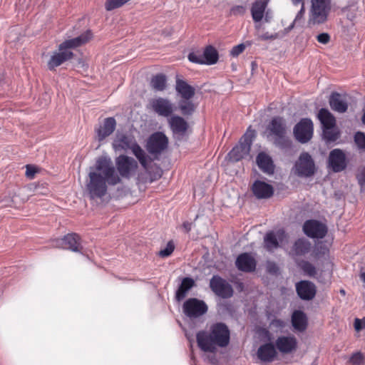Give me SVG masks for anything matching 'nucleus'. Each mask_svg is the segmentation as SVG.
Instances as JSON below:
<instances>
[{"label":"nucleus","instance_id":"nucleus-1","mask_svg":"<svg viewBox=\"0 0 365 365\" xmlns=\"http://www.w3.org/2000/svg\"><path fill=\"white\" fill-rule=\"evenodd\" d=\"M96 171L89 173L87 190L92 199L101 198L107 192V183L115 185L121 182L110 158H100L96 164Z\"/></svg>","mask_w":365,"mask_h":365},{"label":"nucleus","instance_id":"nucleus-2","mask_svg":"<svg viewBox=\"0 0 365 365\" xmlns=\"http://www.w3.org/2000/svg\"><path fill=\"white\" fill-rule=\"evenodd\" d=\"M197 345L205 352H215L217 347H226L230 339L227 326L222 322L211 325L209 331H200L196 335Z\"/></svg>","mask_w":365,"mask_h":365},{"label":"nucleus","instance_id":"nucleus-3","mask_svg":"<svg viewBox=\"0 0 365 365\" xmlns=\"http://www.w3.org/2000/svg\"><path fill=\"white\" fill-rule=\"evenodd\" d=\"M331 10V0H311L309 24H324Z\"/></svg>","mask_w":365,"mask_h":365},{"label":"nucleus","instance_id":"nucleus-4","mask_svg":"<svg viewBox=\"0 0 365 365\" xmlns=\"http://www.w3.org/2000/svg\"><path fill=\"white\" fill-rule=\"evenodd\" d=\"M268 130L274 135V144L282 149L291 148L292 142L286 136L284 120L281 117H274L268 125Z\"/></svg>","mask_w":365,"mask_h":365},{"label":"nucleus","instance_id":"nucleus-5","mask_svg":"<svg viewBox=\"0 0 365 365\" xmlns=\"http://www.w3.org/2000/svg\"><path fill=\"white\" fill-rule=\"evenodd\" d=\"M317 171L314 161L309 153L302 152L295 162L293 172L299 178H310Z\"/></svg>","mask_w":365,"mask_h":365},{"label":"nucleus","instance_id":"nucleus-6","mask_svg":"<svg viewBox=\"0 0 365 365\" xmlns=\"http://www.w3.org/2000/svg\"><path fill=\"white\" fill-rule=\"evenodd\" d=\"M254 134L247 131L238 143L229 152L228 158L232 162H238L249 155Z\"/></svg>","mask_w":365,"mask_h":365},{"label":"nucleus","instance_id":"nucleus-7","mask_svg":"<svg viewBox=\"0 0 365 365\" xmlns=\"http://www.w3.org/2000/svg\"><path fill=\"white\" fill-rule=\"evenodd\" d=\"M188 60L197 64L212 65L217 62L219 58L218 52L212 46H207L201 53L199 51L191 52L189 53Z\"/></svg>","mask_w":365,"mask_h":365},{"label":"nucleus","instance_id":"nucleus-8","mask_svg":"<svg viewBox=\"0 0 365 365\" xmlns=\"http://www.w3.org/2000/svg\"><path fill=\"white\" fill-rule=\"evenodd\" d=\"M207 309L206 303L197 298H190L182 305L184 314L190 318L201 317L207 313Z\"/></svg>","mask_w":365,"mask_h":365},{"label":"nucleus","instance_id":"nucleus-9","mask_svg":"<svg viewBox=\"0 0 365 365\" xmlns=\"http://www.w3.org/2000/svg\"><path fill=\"white\" fill-rule=\"evenodd\" d=\"M168 145V137L163 133L156 132L148 138L145 148L150 154L158 155L164 151Z\"/></svg>","mask_w":365,"mask_h":365},{"label":"nucleus","instance_id":"nucleus-10","mask_svg":"<svg viewBox=\"0 0 365 365\" xmlns=\"http://www.w3.org/2000/svg\"><path fill=\"white\" fill-rule=\"evenodd\" d=\"M210 287L218 297L228 299L233 295V289L231 284L225 279L218 275H214L210 281Z\"/></svg>","mask_w":365,"mask_h":365},{"label":"nucleus","instance_id":"nucleus-11","mask_svg":"<svg viewBox=\"0 0 365 365\" xmlns=\"http://www.w3.org/2000/svg\"><path fill=\"white\" fill-rule=\"evenodd\" d=\"M115 166L120 178L129 179L137 169L138 163L133 158L120 155L115 159Z\"/></svg>","mask_w":365,"mask_h":365},{"label":"nucleus","instance_id":"nucleus-12","mask_svg":"<svg viewBox=\"0 0 365 365\" xmlns=\"http://www.w3.org/2000/svg\"><path fill=\"white\" fill-rule=\"evenodd\" d=\"M313 123L309 118H302L294 128L295 138L302 143H306L313 135Z\"/></svg>","mask_w":365,"mask_h":365},{"label":"nucleus","instance_id":"nucleus-13","mask_svg":"<svg viewBox=\"0 0 365 365\" xmlns=\"http://www.w3.org/2000/svg\"><path fill=\"white\" fill-rule=\"evenodd\" d=\"M56 247L78 253H82L83 250L81 237L76 233H68L57 240Z\"/></svg>","mask_w":365,"mask_h":365},{"label":"nucleus","instance_id":"nucleus-14","mask_svg":"<svg viewBox=\"0 0 365 365\" xmlns=\"http://www.w3.org/2000/svg\"><path fill=\"white\" fill-rule=\"evenodd\" d=\"M329 167L334 173L344 170L347 166L346 158L344 152L339 148L332 150L328 158Z\"/></svg>","mask_w":365,"mask_h":365},{"label":"nucleus","instance_id":"nucleus-15","mask_svg":"<svg viewBox=\"0 0 365 365\" xmlns=\"http://www.w3.org/2000/svg\"><path fill=\"white\" fill-rule=\"evenodd\" d=\"M304 234L312 238H323L327 232V227L315 220H307L303 225Z\"/></svg>","mask_w":365,"mask_h":365},{"label":"nucleus","instance_id":"nucleus-16","mask_svg":"<svg viewBox=\"0 0 365 365\" xmlns=\"http://www.w3.org/2000/svg\"><path fill=\"white\" fill-rule=\"evenodd\" d=\"M74 56V53L71 51L60 50L55 51L51 55L47 62L48 69L54 71L56 68L61 66L65 62L71 60Z\"/></svg>","mask_w":365,"mask_h":365},{"label":"nucleus","instance_id":"nucleus-17","mask_svg":"<svg viewBox=\"0 0 365 365\" xmlns=\"http://www.w3.org/2000/svg\"><path fill=\"white\" fill-rule=\"evenodd\" d=\"M93 37L91 31L87 30L80 36L63 41L58 45L60 50L70 51L72 48L80 47L88 43Z\"/></svg>","mask_w":365,"mask_h":365},{"label":"nucleus","instance_id":"nucleus-18","mask_svg":"<svg viewBox=\"0 0 365 365\" xmlns=\"http://www.w3.org/2000/svg\"><path fill=\"white\" fill-rule=\"evenodd\" d=\"M296 292L300 299L309 301L313 299L317 294L316 285L308 280H302L296 284Z\"/></svg>","mask_w":365,"mask_h":365},{"label":"nucleus","instance_id":"nucleus-19","mask_svg":"<svg viewBox=\"0 0 365 365\" xmlns=\"http://www.w3.org/2000/svg\"><path fill=\"white\" fill-rule=\"evenodd\" d=\"M235 266L240 271L252 272L256 269L257 261L251 253L243 252L237 256Z\"/></svg>","mask_w":365,"mask_h":365},{"label":"nucleus","instance_id":"nucleus-20","mask_svg":"<svg viewBox=\"0 0 365 365\" xmlns=\"http://www.w3.org/2000/svg\"><path fill=\"white\" fill-rule=\"evenodd\" d=\"M150 105L153 110L160 116L169 117L174 111L173 103L167 98L153 99Z\"/></svg>","mask_w":365,"mask_h":365},{"label":"nucleus","instance_id":"nucleus-21","mask_svg":"<svg viewBox=\"0 0 365 365\" xmlns=\"http://www.w3.org/2000/svg\"><path fill=\"white\" fill-rule=\"evenodd\" d=\"M297 340L294 336H281L275 341L276 348L282 354H290L297 349Z\"/></svg>","mask_w":365,"mask_h":365},{"label":"nucleus","instance_id":"nucleus-22","mask_svg":"<svg viewBox=\"0 0 365 365\" xmlns=\"http://www.w3.org/2000/svg\"><path fill=\"white\" fill-rule=\"evenodd\" d=\"M252 192L257 199H267L271 197L274 194L273 187L259 180L255 181L252 186Z\"/></svg>","mask_w":365,"mask_h":365},{"label":"nucleus","instance_id":"nucleus-23","mask_svg":"<svg viewBox=\"0 0 365 365\" xmlns=\"http://www.w3.org/2000/svg\"><path fill=\"white\" fill-rule=\"evenodd\" d=\"M257 356L262 362L270 363L276 359L277 352L272 343H265L258 348Z\"/></svg>","mask_w":365,"mask_h":365},{"label":"nucleus","instance_id":"nucleus-24","mask_svg":"<svg viewBox=\"0 0 365 365\" xmlns=\"http://www.w3.org/2000/svg\"><path fill=\"white\" fill-rule=\"evenodd\" d=\"M312 250V244L304 238L296 240L291 248L289 255L296 261V257H302L308 254Z\"/></svg>","mask_w":365,"mask_h":365},{"label":"nucleus","instance_id":"nucleus-25","mask_svg":"<svg viewBox=\"0 0 365 365\" xmlns=\"http://www.w3.org/2000/svg\"><path fill=\"white\" fill-rule=\"evenodd\" d=\"M256 163L259 168L267 175L274 172V165L272 158L264 152H260L256 157Z\"/></svg>","mask_w":365,"mask_h":365},{"label":"nucleus","instance_id":"nucleus-26","mask_svg":"<svg viewBox=\"0 0 365 365\" xmlns=\"http://www.w3.org/2000/svg\"><path fill=\"white\" fill-rule=\"evenodd\" d=\"M136 143L133 136L125 133H118L113 140V146L116 150L130 149Z\"/></svg>","mask_w":365,"mask_h":365},{"label":"nucleus","instance_id":"nucleus-27","mask_svg":"<svg viewBox=\"0 0 365 365\" xmlns=\"http://www.w3.org/2000/svg\"><path fill=\"white\" fill-rule=\"evenodd\" d=\"M116 126V121L114 118H106L102 125H100L96 129L97 138L98 141H102L108 136L111 135L115 130Z\"/></svg>","mask_w":365,"mask_h":365},{"label":"nucleus","instance_id":"nucleus-28","mask_svg":"<svg viewBox=\"0 0 365 365\" xmlns=\"http://www.w3.org/2000/svg\"><path fill=\"white\" fill-rule=\"evenodd\" d=\"M168 123L173 133L184 135L188 129L187 122L179 115H173L168 119Z\"/></svg>","mask_w":365,"mask_h":365},{"label":"nucleus","instance_id":"nucleus-29","mask_svg":"<svg viewBox=\"0 0 365 365\" xmlns=\"http://www.w3.org/2000/svg\"><path fill=\"white\" fill-rule=\"evenodd\" d=\"M175 90L183 100H190L195 94V88L180 78L176 79Z\"/></svg>","mask_w":365,"mask_h":365},{"label":"nucleus","instance_id":"nucleus-30","mask_svg":"<svg viewBox=\"0 0 365 365\" xmlns=\"http://www.w3.org/2000/svg\"><path fill=\"white\" fill-rule=\"evenodd\" d=\"M329 103L331 108L338 113H345L348 109L346 101L337 92H333L331 94Z\"/></svg>","mask_w":365,"mask_h":365},{"label":"nucleus","instance_id":"nucleus-31","mask_svg":"<svg viewBox=\"0 0 365 365\" xmlns=\"http://www.w3.org/2000/svg\"><path fill=\"white\" fill-rule=\"evenodd\" d=\"M267 6V0H256L252 4L250 11L252 19L255 23L262 20Z\"/></svg>","mask_w":365,"mask_h":365},{"label":"nucleus","instance_id":"nucleus-32","mask_svg":"<svg viewBox=\"0 0 365 365\" xmlns=\"http://www.w3.org/2000/svg\"><path fill=\"white\" fill-rule=\"evenodd\" d=\"M317 118L322 125V128H334L336 125V118L327 108H321L317 114Z\"/></svg>","mask_w":365,"mask_h":365},{"label":"nucleus","instance_id":"nucleus-33","mask_svg":"<svg viewBox=\"0 0 365 365\" xmlns=\"http://www.w3.org/2000/svg\"><path fill=\"white\" fill-rule=\"evenodd\" d=\"M292 324L297 331H304L307 327L306 314L300 310L294 311L292 315Z\"/></svg>","mask_w":365,"mask_h":365},{"label":"nucleus","instance_id":"nucleus-34","mask_svg":"<svg viewBox=\"0 0 365 365\" xmlns=\"http://www.w3.org/2000/svg\"><path fill=\"white\" fill-rule=\"evenodd\" d=\"M195 286V281L190 277L182 279L175 294L176 299L180 302L187 295V292Z\"/></svg>","mask_w":365,"mask_h":365},{"label":"nucleus","instance_id":"nucleus-35","mask_svg":"<svg viewBox=\"0 0 365 365\" xmlns=\"http://www.w3.org/2000/svg\"><path fill=\"white\" fill-rule=\"evenodd\" d=\"M167 78L165 74L159 73L154 76L150 81L152 88L158 91H163L166 88Z\"/></svg>","mask_w":365,"mask_h":365},{"label":"nucleus","instance_id":"nucleus-36","mask_svg":"<svg viewBox=\"0 0 365 365\" xmlns=\"http://www.w3.org/2000/svg\"><path fill=\"white\" fill-rule=\"evenodd\" d=\"M130 150H132L133 155L139 160L143 168L147 169L148 157L141 147L137 143H135Z\"/></svg>","mask_w":365,"mask_h":365},{"label":"nucleus","instance_id":"nucleus-37","mask_svg":"<svg viewBox=\"0 0 365 365\" xmlns=\"http://www.w3.org/2000/svg\"><path fill=\"white\" fill-rule=\"evenodd\" d=\"M264 247L269 252H272L279 247V242L273 232L266 234L264 237Z\"/></svg>","mask_w":365,"mask_h":365},{"label":"nucleus","instance_id":"nucleus-38","mask_svg":"<svg viewBox=\"0 0 365 365\" xmlns=\"http://www.w3.org/2000/svg\"><path fill=\"white\" fill-rule=\"evenodd\" d=\"M297 266L309 277H314L317 274L315 267L308 261H296Z\"/></svg>","mask_w":365,"mask_h":365},{"label":"nucleus","instance_id":"nucleus-39","mask_svg":"<svg viewBox=\"0 0 365 365\" xmlns=\"http://www.w3.org/2000/svg\"><path fill=\"white\" fill-rule=\"evenodd\" d=\"M354 142L359 153H365V133L356 132L354 135Z\"/></svg>","mask_w":365,"mask_h":365},{"label":"nucleus","instance_id":"nucleus-40","mask_svg":"<svg viewBox=\"0 0 365 365\" xmlns=\"http://www.w3.org/2000/svg\"><path fill=\"white\" fill-rule=\"evenodd\" d=\"M179 108L184 115H190L194 113L196 107L190 100H183L180 102Z\"/></svg>","mask_w":365,"mask_h":365},{"label":"nucleus","instance_id":"nucleus-41","mask_svg":"<svg viewBox=\"0 0 365 365\" xmlns=\"http://www.w3.org/2000/svg\"><path fill=\"white\" fill-rule=\"evenodd\" d=\"M150 176V181L153 182L160 179L163 175V170L157 165H153L150 168L145 169Z\"/></svg>","mask_w":365,"mask_h":365},{"label":"nucleus","instance_id":"nucleus-42","mask_svg":"<svg viewBox=\"0 0 365 365\" xmlns=\"http://www.w3.org/2000/svg\"><path fill=\"white\" fill-rule=\"evenodd\" d=\"M323 137L327 142H334L339 137V133L333 128H323Z\"/></svg>","mask_w":365,"mask_h":365},{"label":"nucleus","instance_id":"nucleus-43","mask_svg":"<svg viewBox=\"0 0 365 365\" xmlns=\"http://www.w3.org/2000/svg\"><path fill=\"white\" fill-rule=\"evenodd\" d=\"M364 361V356L360 351L354 353L349 358V362L352 365H362Z\"/></svg>","mask_w":365,"mask_h":365},{"label":"nucleus","instance_id":"nucleus-44","mask_svg":"<svg viewBox=\"0 0 365 365\" xmlns=\"http://www.w3.org/2000/svg\"><path fill=\"white\" fill-rule=\"evenodd\" d=\"M175 250V245L173 242L169 241L168 244L166 245V247L164 249H162L159 253L158 255L161 257H168L172 255Z\"/></svg>","mask_w":365,"mask_h":365},{"label":"nucleus","instance_id":"nucleus-45","mask_svg":"<svg viewBox=\"0 0 365 365\" xmlns=\"http://www.w3.org/2000/svg\"><path fill=\"white\" fill-rule=\"evenodd\" d=\"M40 169L34 166L33 165H26V177L30 180H32L35 178L36 173H39Z\"/></svg>","mask_w":365,"mask_h":365},{"label":"nucleus","instance_id":"nucleus-46","mask_svg":"<svg viewBox=\"0 0 365 365\" xmlns=\"http://www.w3.org/2000/svg\"><path fill=\"white\" fill-rule=\"evenodd\" d=\"M246 11V7L242 5L234 6L230 11V16H242Z\"/></svg>","mask_w":365,"mask_h":365},{"label":"nucleus","instance_id":"nucleus-47","mask_svg":"<svg viewBox=\"0 0 365 365\" xmlns=\"http://www.w3.org/2000/svg\"><path fill=\"white\" fill-rule=\"evenodd\" d=\"M279 38V34L277 33L270 34L269 32H264L258 36V38L262 41H268V40H275Z\"/></svg>","mask_w":365,"mask_h":365},{"label":"nucleus","instance_id":"nucleus-48","mask_svg":"<svg viewBox=\"0 0 365 365\" xmlns=\"http://www.w3.org/2000/svg\"><path fill=\"white\" fill-rule=\"evenodd\" d=\"M245 49V46L243 43H240L239 45L235 46L231 51V56L236 57L238 56L240 53H242Z\"/></svg>","mask_w":365,"mask_h":365},{"label":"nucleus","instance_id":"nucleus-49","mask_svg":"<svg viewBox=\"0 0 365 365\" xmlns=\"http://www.w3.org/2000/svg\"><path fill=\"white\" fill-rule=\"evenodd\" d=\"M317 40L322 44H327L329 43L331 37L327 33H322L317 36Z\"/></svg>","mask_w":365,"mask_h":365},{"label":"nucleus","instance_id":"nucleus-50","mask_svg":"<svg viewBox=\"0 0 365 365\" xmlns=\"http://www.w3.org/2000/svg\"><path fill=\"white\" fill-rule=\"evenodd\" d=\"M354 329L359 331L362 329H365V317L361 319L356 318L354 323Z\"/></svg>","mask_w":365,"mask_h":365},{"label":"nucleus","instance_id":"nucleus-51","mask_svg":"<svg viewBox=\"0 0 365 365\" xmlns=\"http://www.w3.org/2000/svg\"><path fill=\"white\" fill-rule=\"evenodd\" d=\"M304 13H305L304 3H302V5L301 6V9H300L299 11L297 13V16H295L294 21L297 22L299 20L302 19Z\"/></svg>","mask_w":365,"mask_h":365},{"label":"nucleus","instance_id":"nucleus-52","mask_svg":"<svg viewBox=\"0 0 365 365\" xmlns=\"http://www.w3.org/2000/svg\"><path fill=\"white\" fill-rule=\"evenodd\" d=\"M267 270L269 273H276L278 271V267L274 263H270L267 266Z\"/></svg>","mask_w":365,"mask_h":365},{"label":"nucleus","instance_id":"nucleus-53","mask_svg":"<svg viewBox=\"0 0 365 365\" xmlns=\"http://www.w3.org/2000/svg\"><path fill=\"white\" fill-rule=\"evenodd\" d=\"M359 182L362 184L365 182V168L361 172L358 176Z\"/></svg>","mask_w":365,"mask_h":365},{"label":"nucleus","instance_id":"nucleus-54","mask_svg":"<svg viewBox=\"0 0 365 365\" xmlns=\"http://www.w3.org/2000/svg\"><path fill=\"white\" fill-rule=\"evenodd\" d=\"M182 227L185 229L186 232H189L192 228V223H190L187 221L184 222L182 224Z\"/></svg>","mask_w":365,"mask_h":365},{"label":"nucleus","instance_id":"nucleus-55","mask_svg":"<svg viewBox=\"0 0 365 365\" xmlns=\"http://www.w3.org/2000/svg\"><path fill=\"white\" fill-rule=\"evenodd\" d=\"M297 24V21H295L294 20V21L287 27L285 29V31L287 32H289V31H291L294 27V25Z\"/></svg>","mask_w":365,"mask_h":365},{"label":"nucleus","instance_id":"nucleus-56","mask_svg":"<svg viewBox=\"0 0 365 365\" xmlns=\"http://www.w3.org/2000/svg\"><path fill=\"white\" fill-rule=\"evenodd\" d=\"M292 2L295 6H297L299 4L302 5V3H304L303 0H292Z\"/></svg>","mask_w":365,"mask_h":365},{"label":"nucleus","instance_id":"nucleus-57","mask_svg":"<svg viewBox=\"0 0 365 365\" xmlns=\"http://www.w3.org/2000/svg\"><path fill=\"white\" fill-rule=\"evenodd\" d=\"M361 280L365 283V272H361L359 274Z\"/></svg>","mask_w":365,"mask_h":365},{"label":"nucleus","instance_id":"nucleus-58","mask_svg":"<svg viewBox=\"0 0 365 365\" xmlns=\"http://www.w3.org/2000/svg\"><path fill=\"white\" fill-rule=\"evenodd\" d=\"M312 257L314 258V259H317L318 258V254L317 252H315V251H314L312 253Z\"/></svg>","mask_w":365,"mask_h":365},{"label":"nucleus","instance_id":"nucleus-59","mask_svg":"<svg viewBox=\"0 0 365 365\" xmlns=\"http://www.w3.org/2000/svg\"><path fill=\"white\" fill-rule=\"evenodd\" d=\"M264 21H265L266 22H269V16H268L267 14H266V16H265V17H264Z\"/></svg>","mask_w":365,"mask_h":365},{"label":"nucleus","instance_id":"nucleus-60","mask_svg":"<svg viewBox=\"0 0 365 365\" xmlns=\"http://www.w3.org/2000/svg\"><path fill=\"white\" fill-rule=\"evenodd\" d=\"M255 29L259 31L261 29V24H256Z\"/></svg>","mask_w":365,"mask_h":365},{"label":"nucleus","instance_id":"nucleus-61","mask_svg":"<svg viewBox=\"0 0 365 365\" xmlns=\"http://www.w3.org/2000/svg\"><path fill=\"white\" fill-rule=\"evenodd\" d=\"M361 119H362V122L365 124V111H364V113Z\"/></svg>","mask_w":365,"mask_h":365},{"label":"nucleus","instance_id":"nucleus-62","mask_svg":"<svg viewBox=\"0 0 365 365\" xmlns=\"http://www.w3.org/2000/svg\"><path fill=\"white\" fill-rule=\"evenodd\" d=\"M340 293L342 294V295H345L346 292H345V290L344 289H341L340 290Z\"/></svg>","mask_w":365,"mask_h":365}]
</instances>
